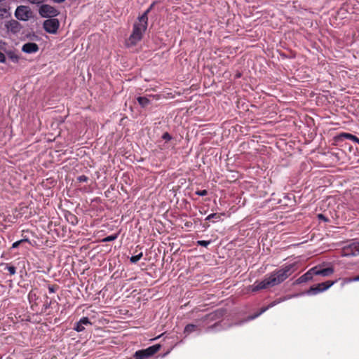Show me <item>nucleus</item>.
Returning <instances> with one entry per match:
<instances>
[{"mask_svg":"<svg viewBox=\"0 0 359 359\" xmlns=\"http://www.w3.org/2000/svg\"><path fill=\"white\" fill-rule=\"evenodd\" d=\"M297 269V264H284L280 268L265 276L263 280L255 282L252 285V292L278 285L288 278Z\"/></svg>","mask_w":359,"mask_h":359,"instance_id":"1","label":"nucleus"},{"mask_svg":"<svg viewBox=\"0 0 359 359\" xmlns=\"http://www.w3.org/2000/svg\"><path fill=\"white\" fill-rule=\"evenodd\" d=\"M6 269L8 270L11 275H14L16 272V269L13 266L7 265Z\"/></svg>","mask_w":359,"mask_h":359,"instance_id":"25","label":"nucleus"},{"mask_svg":"<svg viewBox=\"0 0 359 359\" xmlns=\"http://www.w3.org/2000/svg\"><path fill=\"white\" fill-rule=\"evenodd\" d=\"M154 6V3H153V4L149 6V8H148V9H149V11L153 8Z\"/></svg>","mask_w":359,"mask_h":359,"instance_id":"40","label":"nucleus"},{"mask_svg":"<svg viewBox=\"0 0 359 359\" xmlns=\"http://www.w3.org/2000/svg\"><path fill=\"white\" fill-rule=\"evenodd\" d=\"M32 4H40L44 2L45 0H27Z\"/></svg>","mask_w":359,"mask_h":359,"instance_id":"34","label":"nucleus"},{"mask_svg":"<svg viewBox=\"0 0 359 359\" xmlns=\"http://www.w3.org/2000/svg\"><path fill=\"white\" fill-rule=\"evenodd\" d=\"M6 55L9 60L15 63H18L20 60V57L18 54H16L14 51H8L6 53Z\"/></svg>","mask_w":359,"mask_h":359,"instance_id":"17","label":"nucleus"},{"mask_svg":"<svg viewBox=\"0 0 359 359\" xmlns=\"http://www.w3.org/2000/svg\"><path fill=\"white\" fill-rule=\"evenodd\" d=\"M89 318L88 317H82L79 322L75 324L74 329L78 332H82L85 330V325H91Z\"/></svg>","mask_w":359,"mask_h":359,"instance_id":"12","label":"nucleus"},{"mask_svg":"<svg viewBox=\"0 0 359 359\" xmlns=\"http://www.w3.org/2000/svg\"><path fill=\"white\" fill-rule=\"evenodd\" d=\"M318 218L320 219V220H322L325 222H329V219L327 217H326L323 214H318L317 215Z\"/></svg>","mask_w":359,"mask_h":359,"instance_id":"30","label":"nucleus"},{"mask_svg":"<svg viewBox=\"0 0 359 359\" xmlns=\"http://www.w3.org/2000/svg\"><path fill=\"white\" fill-rule=\"evenodd\" d=\"M314 276L313 269H310L306 273L301 276L299 278L297 279L295 283L297 284H301L303 283H306L313 278Z\"/></svg>","mask_w":359,"mask_h":359,"instance_id":"13","label":"nucleus"},{"mask_svg":"<svg viewBox=\"0 0 359 359\" xmlns=\"http://www.w3.org/2000/svg\"><path fill=\"white\" fill-rule=\"evenodd\" d=\"M341 255L344 257L359 255V243H353L344 246L341 250Z\"/></svg>","mask_w":359,"mask_h":359,"instance_id":"8","label":"nucleus"},{"mask_svg":"<svg viewBox=\"0 0 359 359\" xmlns=\"http://www.w3.org/2000/svg\"><path fill=\"white\" fill-rule=\"evenodd\" d=\"M6 62V56L5 55L0 51V62Z\"/></svg>","mask_w":359,"mask_h":359,"instance_id":"35","label":"nucleus"},{"mask_svg":"<svg viewBox=\"0 0 359 359\" xmlns=\"http://www.w3.org/2000/svg\"><path fill=\"white\" fill-rule=\"evenodd\" d=\"M51 303H52V302H50V303L46 304V309H47V308H48V307L50 306Z\"/></svg>","mask_w":359,"mask_h":359,"instance_id":"41","label":"nucleus"},{"mask_svg":"<svg viewBox=\"0 0 359 359\" xmlns=\"http://www.w3.org/2000/svg\"><path fill=\"white\" fill-rule=\"evenodd\" d=\"M39 50V47L38 44L33 42L26 43L22 47V51L27 54L35 53L38 52Z\"/></svg>","mask_w":359,"mask_h":359,"instance_id":"11","label":"nucleus"},{"mask_svg":"<svg viewBox=\"0 0 359 359\" xmlns=\"http://www.w3.org/2000/svg\"><path fill=\"white\" fill-rule=\"evenodd\" d=\"M137 100L139 104L143 108L147 107L151 103L149 99L147 97L140 96V97H137Z\"/></svg>","mask_w":359,"mask_h":359,"instance_id":"16","label":"nucleus"},{"mask_svg":"<svg viewBox=\"0 0 359 359\" xmlns=\"http://www.w3.org/2000/svg\"><path fill=\"white\" fill-rule=\"evenodd\" d=\"M215 149H210V150L208 151V152H210V154H208V156H210H210L214 155V156L216 157V156H217V152L215 154Z\"/></svg>","mask_w":359,"mask_h":359,"instance_id":"36","label":"nucleus"},{"mask_svg":"<svg viewBox=\"0 0 359 359\" xmlns=\"http://www.w3.org/2000/svg\"><path fill=\"white\" fill-rule=\"evenodd\" d=\"M23 242H28L29 243V241L28 238L21 239V240H20L18 241H16V242L13 243V245H12V248H18L20 245V243H22Z\"/></svg>","mask_w":359,"mask_h":359,"instance_id":"23","label":"nucleus"},{"mask_svg":"<svg viewBox=\"0 0 359 359\" xmlns=\"http://www.w3.org/2000/svg\"><path fill=\"white\" fill-rule=\"evenodd\" d=\"M358 144H359V140H358Z\"/></svg>","mask_w":359,"mask_h":359,"instance_id":"43","label":"nucleus"},{"mask_svg":"<svg viewBox=\"0 0 359 359\" xmlns=\"http://www.w3.org/2000/svg\"><path fill=\"white\" fill-rule=\"evenodd\" d=\"M215 316H216V314H215V313H210V314H208V315L205 316L202 318V320L203 321H205V320H207L208 319L213 320Z\"/></svg>","mask_w":359,"mask_h":359,"instance_id":"27","label":"nucleus"},{"mask_svg":"<svg viewBox=\"0 0 359 359\" xmlns=\"http://www.w3.org/2000/svg\"><path fill=\"white\" fill-rule=\"evenodd\" d=\"M118 238V233L112 234L109 236L104 238L102 242H110L116 240Z\"/></svg>","mask_w":359,"mask_h":359,"instance_id":"19","label":"nucleus"},{"mask_svg":"<svg viewBox=\"0 0 359 359\" xmlns=\"http://www.w3.org/2000/svg\"><path fill=\"white\" fill-rule=\"evenodd\" d=\"M15 15L17 19L22 21L28 20L32 16L31 9L26 6H19L17 7Z\"/></svg>","mask_w":359,"mask_h":359,"instance_id":"6","label":"nucleus"},{"mask_svg":"<svg viewBox=\"0 0 359 359\" xmlns=\"http://www.w3.org/2000/svg\"><path fill=\"white\" fill-rule=\"evenodd\" d=\"M60 27V22L57 18L46 20L43 23L44 30L49 34H56Z\"/></svg>","mask_w":359,"mask_h":359,"instance_id":"7","label":"nucleus"},{"mask_svg":"<svg viewBox=\"0 0 359 359\" xmlns=\"http://www.w3.org/2000/svg\"><path fill=\"white\" fill-rule=\"evenodd\" d=\"M39 13L42 18H55L59 15V11L53 6L48 4H43L40 6Z\"/></svg>","mask_w":359,"mask_h":359,"instance_id":"5","label":"nucleus"},{"mask_svg":"<svg viewBox=\"0 0 359 359\" xmlns=\"http://www.w3.org/2000/svg\"><path fill=\"white\" fill-rule=\"evenodd\" d=\"M355 280L359 281V276H355Z\"/></svg>","mask_w":359,"mask_h":359,"instance_id":"42","label":"nucleus"},{"mask_svg":"<svg viewBox=\"0 0 359 359\" xmlns=\"http://www.w3.org/2000/svg\"><path fill=\"white\" fill-rule=\"evenodd\" d=\"M54 2L55 3H62L64 2L65 0H53Z\"/></svg>","mask_w":359,"mask_h":359,"instance_id":"38","label":"nucleus"},{"mask_svg":"<svg viewBox=\"0 0 359 359\" xmlns=\"http://www.w3.org/2000/svg\"><path fill=\"white\" fill-rule=\"evenodd\" d=\"M212 219H219L220 215L217 213H212V214L209 215L208 216H207V217L205 218V220L210 221Z\"/></svg>","mask_w":359,"mask_h":359,"instance_id":"22","label":"nucleus"},{"mask_svg":"<svg viewBox=\"0 0 359 359\" xmlns=\"http://www.w3.org/2000/svg\"><path fill=\"white\" fill-rule=\"evenodd\" d=\"M88 180V177L84 175H80L77 177V181L79 182H86Z\"/></svg>","mask_w":359,"mask_h":359,"instance_id":"26","label":"nucleus"},{"mask_svg":"<svg viewBox=\"0 0 359 359\" xmlns=\"http://www.w3.org/2000/svg\"><path fill=\"white\" fill-rule=\"evenodd\" d=\"M314 271V276H321L327 277L332 275L334 272L333 267L322 268L320 266H316L313 267Z\"/></svg>","mask_w":359,"mask_h":359,"instance_id":"9","label":"nucleus"},{"mask_svg":"<svg viewBox=\"0 0 359 359\" xmlns=\"http://www.w3.org/2000/svg\"><path fill=\"white\" fill-rule=\"evenodd\" d=\"M162 139L165 141H169L172 139V137L168 133L166 132L162 135Z\"/></svg>","mask_w":359,"mask_h":359,"instance_id":"32","label":"nucleus"},{"mask_svg":"<svg viewBox=\"0 0 359 359\" xmlns=\"http://www.w3.org/2000/svg\"><path fill=\"white\" fill-rule=\"evenodd\" d=\"M196 194L200 196H205L208 194V191L205 189L197 190Z\"/></svg>","mask_w":359,"mask_h":359,"instance_id":"28","label":"nucleus"},{"mask_svg":"<svg viewBox=\"0 0 359 359\" xmlns=\"http://www.w3.org/2000/svg\"><path fill=\"white\" fill-rule=\"evenodd\" d=\"M211 243L210 241H198L196 242V244L197 245H201V246H203V247H208V245Z\"/></svg>","mask_w":359,"mask_h":359,"instance_id":"24","label":"nucleus"},{"mask_svg":"<svg viewBox=\"0 0 359 359\" xmlns=\"http://www.w3.org/2000/svg\"><path fill=\"white\" fill-rule=\"evenodd\" d=\"M160 344L151 346L145 349L137 351L134 354L135 359H147L154 355L161 349Z\"/></svg>","mask_w":359,"mask_h":359,"instance_id":"3","label":"nucleus"},{"mask_svg":"<svg viewBox=\"0 0 359 359\" xmlns=\"http://www.w3.org/2000/svg\"><path fill=\"white\" fill-rule=\"evenodd\" d=\"M6 27L8 32H11L13 34H17L20 32L22 25L18 21L15 20H11L6 22Z\"/></svg>","mask_w":359,"mask_h":359,"instance_id":"10","label":"nucleus"},{"mask_svg":"<svg viewBox=\"0 0 359 359\" xmlns=\"http://www.w3.org/2000/svg\"><path fill=\"white\" fill-rule=\"evenodd\" d=\"M146 29V25L135 23L133 32L128 39L130 43L133 46L136 45L137 43L142 39L143 34L145 32Z\"/></svg>","mask_w":359,"mask_h":359,"instance_id":"2","label":"nucleus"},{"mask_svg":"<svg viewBox=\"0 0 359 359\" xmlns=\"http://www.w3.org/2000/svg\"><path fill=\"white\" fill-rule=\"evenodd\" d=\"M353 281H356V280H355V277H353V278H344V279H343V283H342V284H343V285H344V284H347V283H349L353 282Z\"/></svg>","mask_w":359,"mask_h":359,"instance_id":"33","label":"nucleus"},{"mask_svg":"<svg viewBox=\"0 0 359 359\" xmlns=\"http://www.w3.org/2000/svg\"><path fill=\"white\" fill-rule=\"evenodd\" d=\"M149 13V9H147L140 17H139V18H138L139 22L137 23L142 24V25H146V28H147V22H148L147 15Z\"/></svg>","mask_w":359,"mask_h":359,"instance_id":"15","label":"nucleus"},{"mask_svg":"<svg viewBox=\"0 0 359 359\" xmlns=\"http://www.w3.org/2000/svg\"><path fill=\"white\" fill-rule=\"evenodd\" d=\"M48 289L50 293H54L59 289V286L56 284L48 285Z\"/></svg>","mask_w":359,"mask_h":359,"instance_id":"21","label":"nucleus"},{"mask_svg":"<svg viewBox=\"0 0 359 359\" xmlns=\"http://www.w3.org/2000/svg\"><path fill=\"white\" fill-rule=\"evenodd\" d=\"M7 13V9L0 6V18H4Z\"/></svg>","mask_w":359,"mask_h":359,"instance_id":"31","label":"nucleus"},{"mask_svg":"<svg viewBox=\"0 0 359 359\" xmlns=\"http://www.w3.org/2000/svg\"><path fill=\"white\" fill-rule=\"evenodd\" d=\"M197 326L194 324H188L186 325L184 328V333L186 334H189L190 333L194 332L196 329Z\"/></svg>","mask_w":359,"mask_h":359,"instance_id":"18","label":"nucleus"},{"mask_svg":"<svg viewBox=\"0 0 359 359\" xmlns=\"http://www.w3.org/2000/svg\"><path fill=\"white\" fill-rule=\"evenodd\" d=\"M142 252L139 253L138 255L132 256L130 258V261L131 263L135 264L137 263L142 257Z\"/></svg>","mask_w":359,"mask_h":359,"instance_id":"20","label":"nucleus"},{"mask_svg":"<svg viewBox=\"0 0 359 359\" xmlns=\"http://www.w3.org/2000/svg\"><path fill=\"white\" fill-rule=\"evenodd\" d=\"M267 309L266 308H262L260 311V312L257 314H256L254 317H252V318H254L257 316H258L259 315H260L261 313H264Z\"/></svg>","mask_w":359,"mask_h":359,"instance_id":"37","label":"nucleus"},{"mask_svg":"<svg viewBox=\"0 0 359 359\" xmlns=\"http://www.w3.org/2000/svg\"><path fill=\"white\" fill-rule=\"evenodd\" d=\"M335 283H337V280H327L323 283L313 285L310 287L307 292L309 294H317L320 292L327 290Z\"/></svg>","mask_w":359,"mask_h":359,"instance_id":"4","label":"nucleus"},{"mask_svg":"<svg viewBox=\"0 0 359 359\" xmlns=\"http://www.w3.org/2000/svg\"><path fill=\"white\" fill-rule=\"evenodd\" d=\"M84 154H86V149H85V148H84V147L79 148V149L77 150L76 156H83Z\"/></svg>","mask_w":359,"mask_h":359,"instance_id":"29","label":"nucleus"},{"mask_svg":"<svg viewBox=\"0 0 359 359\" xmlns=\"http://www.w3.org/2000/svg\"><path fill=\"white\" fill-rule=\"evenodd\" d=\"M71 217L73 218L74 220H76V223L75 224H76L77 223V218L74 215H71Z\"/></svg>","mask_w":359,"mask_h":359,"instance_id":"39","label":"nucleus"},{"mask_svg":"<svg viewBox=\"0 0 359 359\" xmlns=\"http://www.w3.org/2000/svg\"><path fill=\"white\" fill-rule=\"evenodd\" d=\"M344 139L352 140L356 143H358L359 141V138L351 133H341L337 136L338 140H343Z\"/></svg>","mask_w":359,"mask_h":359,"instance_id":"14","label":"nucleus"}]
</instances>
